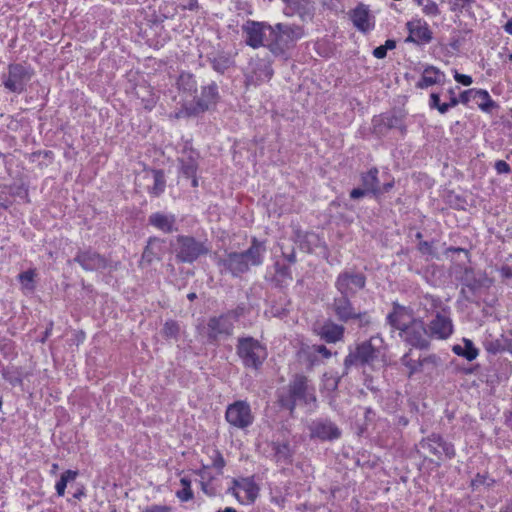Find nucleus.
Masks as SVG:
<instances>
[{
    "label": "nucleus",
    "instance_id": "1",
    "mask_svg": "<svg viewBox=\"0 0 512 512\" xmlns=\"http://www.w3.org/2000/svg\"><path fill=\"white\" fill-rule=\"evenodd\" d=\"M266 246L264 242L253 238L251 246L244 252H229L224 257L217 259V265L221 273H230L238 277L247 272L251 266H259L263 263Z\"/></svg>",
    "mask_w": 512,
    "mask_h": 512
},
{
    "label": "nucleus",
    "instance_id": "2",
    "mask_svg": "<svg viewBox=\"0 0 512 512\" xmlns=\"http://www.w3.org/2000/svg\"><path fill=\"white\" fill-rule=\"evenodd\" d=\"M382 338L373 336L369 340L357 345L345 357L344 365L346 368L351 366L366 367L372 370L380 369L385 366V352L382 348Z\"/></svg>",
    "mask_w": 512,
    "mask_h": 512
},
{
    "label": "nucleus",
    "instance_id": "3",
    "mask_svg": "<svg viewBox=\"0 0 512 512\" xmlns=\"http://www.w3.org/2000/svg\"><path fill=\"white\" fill-rule=\"evenodd\" d=\"M279 404L293 412L297 405H304L308 411L316 408L315 390L308 384L303 375H296L290 382L287 391L279 393Z\"/></svg>",
    "mask_w": 512,
    "mask_h": 512
},
{
    "label": "nucleus",
    "instance_id": "4",
    "mask_svg": "<svg viewBox=\"0 0 512 512\" xmlns=\"http://www.w3.org/2000/svg\"><path fill=\"white\" fill-rule=\"evenodd\" d=\"M422 304L427 311L435 313L428 326L430 336L439 340L448 339L454 332L450 308L432 295L424 296Z\"/></svg>",
    "mask_w": 512,
    "mask_h": 512
},
{
    "label": "nucleus",
    "instance_id": "5",
    "mask_svg": "<svg viewBox=\"0 0 512 512\" xmlns=\"http://www.w3.org/2000/svg\"><path fill=\"white\" fill-rule=\"evenodd\" d=\"M304 36V29L300 25L277 23L271 28L268 47L274 55H283Z\"/></svg>",
    "mask_w": 512,
    "mask_h": 512
},
{
    "label": "nucleus",
    "instance_id": "6",
    "mask_svg": "<svg viewBox=\"0 0 512 512\" xmlns=\"http://www.w3.org/2000/svg\"><path fill=\"white\" fill-rule=\"evenodd\" d=\"M171 247L176 258L183 263H193L210 250L207 240L184 235L177 236Z\"/></svg>",
    "mask_w": 512,
    "mask_h": 512
},
{
    "label": "nucleus",
    "instance_id": "7",
    "mask_svg": "<svg viewBox=\"0 0 512 512\" xmlns=\"http://www.w3.org/2000/svg\"><path fill=\"white\" fill-rule=\"evenodd\" d=\"M34 71L29 65L12 63L7 67V72L1 76L4 88L15 94H21L26 90Z\"/></svg>",
    "mask_w": 512,
    "mask_h": 512
},
{
    "label": "nucleus",
    "instance_id": "8",
    "mask_svg": "<svg viewBox=\"0 0 512 512\" xmlns=\"http://www.w3.org/2000/svg\"><path fill=\"white\" fill-rule=\"evenodd\" d=\"M237 354L247 368L258 369L267 358V350L258 340L252 337L238 339Z\"/></svg>",
    "mask_w": 512,
    "mask_h": 512
},
{
    "label": "nucleus",
    "instance_id": "9",
    "mask_svg": "<svg viewBox=\"0 0 512 512\" xmlns=\"http://www.w3.org/2000/svg\"><path fill=\"white\" fill-rule=\"evenodd\" d=\"M225 419L231 426L244 430L253 424L254 415L247 401L237 400L227 406Z\"/></svg>",
    "mask_w": 512,
    "mask_h": 512
},
{
    "label": "nucleus",
    "instance_id": "10",
    "mask_svg": "<svg viewBox=\"0 0 512 512\" xmlns=\"http://www.w3.org/2000/svg\"><path fill=\"white\" fill-rule=\"evenodd\" d=\"M229 491L242 505L253 504L259 496L260 487L253 476L233 480Z\"/></svg>",
    "mask_w": 512,
    "mask_h": 512
},
{
    "label": "nucleus",
    "instance_id": "11",
    "mask_svg": "<svg viewBox=\"0 0 512 512\" xmlns=\"http://www.w3.org/2000/svg\"><path fill=\"white\" fill-rule=\"evenodd\" d=\"M271 28L272 26L267 22L250 19L245 21L241 26L245 44L254 49L264 46L267 31L271 37Z\"/></svg>",
    "mask_w": 512,
    "mask_h": 512
},
{
    "label": "nucleus",
    "instance_id": "12",
    "mask_svg": "<svg viewBox=\"0 0 512 512\" xmlns=\"http://www.w3.org/2000/svg\"><path fill=\"white\" fill-rule=\"evenodd\" d=\"M366 278L361 273L343 272L338 275L335 287L337 291L348 297H353L365 287Z\"/></svg>",
    "mask_w": 512,
    "mask_h": 512
},
{
    "label": "nucleus",
    "instance_id": "13",
    "mask_svg": "<svg viewBox=\"0 0 512 512\" xmlns=\"http://www.w3.org/2000/svg\"><path fill=\"white\" fill-rule=\"evenodd\" d=\"M218 96V86L215 83H211L203 87L201 96L196 100V102L186 107L187 113L189 115H197L208 110L216 104Z\"/></svg>",
    "mask_w": 512,
    "mask_h": 512
},
{
    "label": "nucleus",
    "instance_id": "14",
    "mask_svg": "<svg viewBox=\"0 0 512 512\" xmlns=\"http://www.w3.org/2000/svg\"><path fill=\"white\" fill-rule=\"evenodd\" d=\"M199 154L192 148L185 147L178 158L180 164V173L186 178L191 179L193 187L198 186L196 172L198 169Z\"/></svg>",
    "mask_w": 512,
    "mask_h": 512
},
{
    "label": "nucleus",
    "instance_id": "15",
    "mask_svg": "<svg viewBox=\"0 0 512 512\" xmlns=\"http://www.w3.org/2000/svg\"><path fill=\"white\" fill-rule=\"evenodd\" d=\"M409 32L405 42L415 43L417 45L427 44L432 40V32L428 23L420 18H414L407 22Z\"/></svg>",
    "mask_w": 512,
    "mask_h": 512
},
{
    "label": "nucleus",
    "instance_id": "16",
    "mask_svg": "<svg viewBox=\"0 0 512 512\" xmlns=\"http://www.w3.org/2000/svg\"><path fill=\"white\" fill-rule=\"evenodd\" d=\"M233 331V321L229 314L212 317L207 324V334L210 340H217L221 336H228Z\"/></svg>",
    "mask_w": 512,
    "mask_h": 512
},
{
    "label": "nucleus",
    "instance_id": "17",
    "mask_svg": "<svg viewBox=\"0 0 512 512\" xmlns=\"http://www.w3.org/2000/svg\"><path fill=\"white\" fill-rule=\"evenodd\" d=\"M311 436L321 440H335L341 435L339 428L330 420L319 419L310 426Z\"/></svg>",
    "mask_w": 512,
    "mask_h": 512
},
{
    "label": "nucleus",
    "instance_id": "18",
    "mask_svg": "<svg viewBox=\"0 0 512 512\" xmlns=\"http://www.w3.org/2000/svg\"><path fill=\"white\" fill-rule=\"evenodd\" d=\"M441 93L432 92L429 96L428 105L430 109L437 110L440 114H445L449 109L456 107L459 104L458 97L455 93L454 88H449L443 95L446 101L441 102Z\"/></svg>",
    "mask_w": 512,
    "mask_h": 512
},
{
    "label": "nucleus",
    "instance_id": "19",
    "mask_svg": "<svg viewBox=\"0 0 512 512\" xmlns=\"http://www.w3.org/2000/svg\"><path fill=\"white\" fill-rule=\"evenodd\" d=\"M402 331L405 334V340L411 346L419 349H425L429 346L426 330L422 322L413 323L411 326L408 325L407 329Z\"/></svg>",
    "mask_w": 512,
    "mask_h": 512
},
{
    "label": "nucleus",
    "instance_id": "20",
    "mask_svg": "<svg viewBox=\"0 0 512 512\" xmlns=\"http://www.w3.org/2000/svg\"><path fill=\"white\" fill-rule=\"evenodd\" d=\"M446 81V75L443 71L435 66L428 65L424 67L421 77L416 83L419 89H427L434 85H442Z\"/></svg>",
    "mask_w": 512,
    "mask_h": 512
},
{
    "label": "nucleus",
    "instance_id": "21",
    "mask_svg": "<svg viewBox=\"0 0 512 512\" xmlns=\"http://www.w3.org/2000/svg\"><path fill=\"white\" fill-rule=\"evenodd\" d=\"M75 261L87 271H96L106 267V259L91 250L80 251L75 257Z\"/></svg>",
    "mask_w": 512,
    "mask_h": 512
},
{
    "label": "nucleus",
    "instance_id": "22",
    "mask_svg": "<svg viewBox=\"0 0 512 512\" xmlns=\"http://www.w3.org/2000/svg\"><path fill=\"white\" fill-rule=\"evenodd\" d=\"M354 26L361 32H369L374 28V19L370 15L368 6L359 4L351 15Z\"/></svg>",
    "mask_w": 512,
    "mask_h": 512
},
{
    "label": "nucleus",
    "instance_id": "23",
    "mask_svg": "<svg viewBox=\"0 0 512 512\" xmlns=\"http://www.w3.org/2000/svg\"><path fill=\"white\" fill-rule=\"evenodd\" d=\"M349 298L348 296L341 295L334 299L333 310L338 319L343 322L354 319L357 313Z\"/></svg>",
    "mask_w": 512,
    "mask_h": 512
},
{
    "label": "nucleus",
    "instance_id": "24",
    "mask_svg": "<svg viewBox=\"0 0 512 512\" xmlns=\"http://www.w3.org/2000/svg\"><path fill=\"white\" fill-rule=\"evenodd\" d=\"M429 451L436 456L445 455L452 458L455 455L454 447L451 443L444 441L440 435L433 434L427 439Z\"/></svg>",
    "mask_w": 512,
    "mask_h": 512
},
{
    "label": "nucleus",
    "instance_id": "25",
    "mask_svg": "<svg viewBox=\"0 0 512 512\" xmlns=\"http://www.w3.org/2000/svg\"><path fill=\"white\" fill-rule=\"evenodd\" d=\"M318 335L327 343H336L343 339L344 327L328 321L319 328Z\"/></svg>",
    "mask_w": 512,
    "mask_h": 512
},
{
    "label": "nucleus",
    "instance_id": "26",
    "mask_svg": "<svg viewBox=\"0 0 512 512\" xmlns=\"http://www.w3.org/2000/svg\"><path fill=\"white\" fill-rule=\"evenodd\" d=\"M145 178L153 181L152 186H149L147 189L150 195L158 197L165 191L166 179L162 170H147Z\"/></svg>",
    "mask_w": 512,
    "mask_h": 512
},
{
    "label": "nucleus",
    "instance_id": "27",
    "mask_svg": "<svg viewBox=\"0 0 512 512\" xmlns=\"http://www.w3.org/2000/svg\"><path fill=\"white\" fill-rule=\"evenodd\" d=\"M149 223L165 233H170L175 229L176 219L173 214L158 212L150 215Z\"/></svg>",
    "mask_w": 512,
    "mask_h": 512
},
{
    "label": "nucleus",
    "instance_id": "28",
    "mask_svg": "<svg viewBox=\"0 0 512 512\" xmlns=\"http://www.w3.org/2000/svg\"><path fill=\"white\" fill-rule=\"evenodd\" d=\"M401 362L404 366H406L409 369V374L412 375L414 373H417L419 371H423L424 367L427 365H435L436 363V357L435 356H428L423 359L413 360L411 358V353H405L402 358Z\"/></svg>",
    "mask_w": 512,
    "mask_h": 512
},
{
    "label": "nucleus",
    "instance_id": "29",
    "mask_svg": "<svg viewBox=\"0 0 512 512\" xmlns=\"http://www.w3.org/2000/svg\"><path fill=\"white\" fill-rule=\"evenodd\" d=\"M452 351L457 356L463 357L468 361L475 360L479 355V349L476 348L472 340L468 338H463L462 344L453 345Z\"/></svg>",
    "mask_w": 512,
    "mask_h": 512
},
{
    "label": "nucleus",
    "instance_id": "30",
    "mask_svg": "<svg viewBox=\"0 0 512 512\" xmlns=\"http://www.w3.org/2000/svg\"><path fill=\"white\" fill-rule=\"evenodd\" d=\"M285 6L283 12L287 16L299 15L303 18L308 14L311 6L310 0H284Z\"/></svg>",
    "mask_w": 512,
    "mask_h": 512
},
{
    "label": "nucleus",
    "instance_id": "31",
    "mask_svg": "<svg viewBox=\"0 0 512 512\" xmlns=\"http://www.w3.org/2000/svg\"><path fill=\"white\" fill-rule=\"evenodd\" d=\"M387 319L393 327L402 331L407 329L411 316L405 308L395 306L393 312L387 316Z\"/></svg>",
    "mask_w": 512,
    "mask_h": 512
},
{
    "label": "nucleus",
    "instance_id": "32",
    "mask_svg": "<svg viewBox=\"0 0 512 512\" xmlns=\"http://www.w3.org/2000/svg\"><path fill=\"white\" fill-rule=\"evenodd\" d=\"M163 245L164 242L159 239H150L142 254L141 263L150 264L154 259H160Z\"/></svg>",
    "mask_w": 512,
    "mask_h": 512
},
{
    "label": "nucleus",
    "instance_id": "33",
    "mask_svg": "<svg viewBox=\"0 0 512 512\" xmlns=\"http://www.w3.org/2000/svg\"><path fill=\"white\" fill-rule=\"evenodd\" d=\"M362 186L369 193L378 195L381 193V188L378 186V170L376 168L370 169L368 172L361 176Z\"/></svg>",
    "mask_w": 512,
    "mask_h": 512
},
{
    "label": "nucleus",
    "instance_id": "34",
    "mask_svg": "<svg viewBox=\"0 0 512 512\" xmlns=\"http://www.w3.org/2000/svg\"><path fill=\"white\" fill-rule=\"evenodd\" d=\"M274 459L276 462H288L291 451L288 443H273Z\"/></svg>",
    "mask_w": 512,
    "mask_h": 512
},
{
    "label": "nucleus",
    "instance_id": "35",
    "mask_svg": "<svg viewBox=\"0 0 512 512\" xmlns=\"http://www.w3.org/2000/svg\"><path fill=\"white\" fill-rule=\"evenodd\" d=\"M77 476V472L66 470L61 474L60 479L56 482L55 489L58 496H64L67 483L73 481Z\"/></svg>",
    "mask_w": 512,
    "mask_h": 512
},
{
    "label": "nucleus",
    "instance_id": "36",
    "mask_svg": "<svg viewBox=\"0 0 512 512\" xmlns=\"http://www.w3.org/2000/svg\"><path fill=\"white\" fill-rule=\"evenodd\" d=\"M180 484L182 489L176 492V497L182 502H188L192 500L194 494L191 489V480L188 477H182L180 479Z\"/></svg>",
    "mask_w": 512,
    "mask_h": 512
},
{
    "label": "nucleus",
    "instance_id": "37",
    "mask_svg": "<svg viewBox=\"0 0 512 512\" xmlns=\"http://www.w3.org/2000/svg\"><path fill=\"white\" fill-rule=\"evenodd\" d=\"M35 271L33 269L26 270L19 274L18 280L23 290L32 292L35 288L34 285Z\"/></svg>",
    "mask_w": 512,
    "mask_h": 512
},
{
    "label": "nucleus",
    "instance_id": "38",
    "mask_svg": "<svg viewBox=\"0 0 512 512\" xmlns=\"http://www.w3.org/2000/svg\"><path fill=\"white\" fill-rule=\"evenodd\" d=\"M498 272L503 282L510 284L512 281V256L508 257L498 268Z\"/></svg>",
    "mask_w": 512,
    "mask_h": 512
},
{
    "label": "nucleus",
    "instance_id": "39",
    "mask_svg": "<svg viewBox=\"0 0 512 512\" xmlns=\"http://www.w3.org/2000/svg\"><path fill=\"white\" fill-rule=\"evenodd\" d=\"M231 66V60L226 56H217L212 60V67L219 73H224Z\"/></svg>",
    "mask_w": 512,
    "mask_h": 512
},
{
    "label": "nucleus",
    "instance_id": "40",
    "mask_svg": "<svg viewBox=\"0 0 512 512\" xmlns=\"http://www.w3.org/2000/svg\"><path fill=\"white\" fill-rule=\"evenodd\" d=\"M494 480L490 479L488 475L486 474H477L472 480H471V487L473 490L479 489L481 486H487L489 487Z\"/></svg>",
    "mask_w": 512,
    "mask_h": 512
},
{
    "label": "nucleus",
    "instance_id": "41",
    "mask_svg": "<svg viewBox=\"0 0 512 512\" xmlns=\"http://www.w3.org/2000/svg\"><path fill=\"white\" fill-rule=\"evenodd\" d=\"M422 11L426 16L435 17L439 15L440 10L436 2L427 0L422 6Z\"/></svg>",
    "mask_w": 512,
    "mask_h": 512
},
{
    "label": "nucleus",
    "instance_id": "42",
    "mask_svg": "<svg viewBox=\"0 0 512 512\" xmlns=\"http://www.w3.org/2000/svg\"><path fill=\"white\" fill-rule=\"evenodd\" d=\"M178 332H179V326H178L177 322H175L173 320H169V321L165 322L164 327H163V334L166 337H169V338L176 337Z\"/></svg>",
    "mask_w": 512,
    "mask_h": 512
},
{
    "label": "nucleus",
    "instance_id": "43",
    "mask_svg": "<svg viewBox=\"0 0 512 512\" xmlns=\"http://www.w3.org/2000/svg\"><path fill=\"white\" fill-rule=\"evenodd\" d=\"M197 474L201 478L202 489L205 491L206 482H209L213 478L211 471L208 466H203L198 470Z\"/></svg>",
    "mask_w": 512,
    "mask_h": 512
},
{
    "label": "nucleus",
    "instance_id": "44",
    "mask_svg": "<svg viewBox=\"0 0 512 512\" xmlns=\"http://www.w3.org/2000/svg\"><path fill=\"white\" fill-rule=\"evenodd\" d=\"M454 79H455V81H457L458 83H460L464 86H469L473 83L471 76L466 75V74H461L456 70L454 71Z\"/></svg>",
    "mask_w": 512,
    "mask_h": 512
},
{
    "label": "nucleus",
    "instance_id": "45",
    "mask_svg": "<svg viewBox=\"0 0 512 512\" xmlns=\"http://www.w3.org/2000/svg\"><path fill=\"white\" fill-rule=\"evenodd\" d=\"M311 350L312 352L314 353H318L320 354L323 358L325 359H328L331 357V351L329 349L326 348V346L322 345V344H315V345H312L311 346Z\"/></svg>",
    "mask_w": 512,
    "mask_h": 512
},
{
    "label": "nucleus",
    "instance_id": "46",
    "mask_svg": "<svg viewBox=\"0 0 512 512\" xmlns=\"http://www.w3.org/2000/svg\"><path fill=\"white\" fill-rule=\"evenodd\" d=\"M179 7L183 10H196L198 8V0H178Z\"/></svg>",
    "mask_w": 512,
    "mask_h": 512
},
{
    "label": "nucleus",
    "instance_id": "47",
    "mask_svg": "<svg viewBox=\"0 0 512 512\" xmlns=\"http://www.w3.org/2000/svg\"><path fill=\"white\" fill-rule=\"evenodd\" d=\"M474 0H454L452 5L453 11H462L463 9L468 8Z\"/></svg>",
    "mask_w": 512,
    "mask_h": 512
},
{
    "label": "nucleus",
    "instance_id": "48",
    "mask_svg": "<svg viewBox=\"0 0 512 512\" xmlns=\"http://www.w3.org/2000/svg\"><path fill=\"white\" fill-rule=\"evenodd\" d=\"M494 167L498 174H507L510 172V166L504 160L496 161Z\"/></svg>",
    "mask_w": 512,
    "mask_h": 512
},
{
    "label": "nucleus",
    "instance_id": "49",
    "mask_svg": "<svg viewBox=\"0 0 512 512\" xmlns=\"http://www.w3.org/2000/svg\"><path fill=\"white\" fill-rule=\"evenodd\" d=\"M418 250L422 254L431 255L433 253L432 245L427 241H420L418 244Z\"/></svg>",
    "mask_w": 512,
    "mask_h": 512
},
{
    "label": "nucleus",
    "instance_id": "50",
    "mask_svg": "<svg viewBox=\"0 0 512 512\" xmlns=\"http://www.w3.org/2000/svg\"><path fill=\"white\" fill-rule=\"evenodd\" d=\"M354 319H357L360 327H364L370 323L369 316L366 312H357Z\"/></svg>",
    "mask_w": 512,
    "mask_h": 512
},
{
    "label": "nucleus",
    "instance_id": "51",
    "mask_svg": "<svg viewBox=\"0 0 512 512\" xmlns=\"http://www.w3.org/2000/svg\"><path fill=\"white\" fill-rule=\"evenodd\" d=\"M144 512H171V508L167 505H152L147 507Z\"/></svg>",
    "mask_w": 512,
    "mask_h": 512
},
{
    "label": "nucleus",
    "instance_id": "52",
    "mask_svg": "<svg viewBox=\"0 0 512 512\" xmlns=\"http://www.w3.org/2000/svg\"><path fill=\"white\" fill-rule=\"evenodd\" d=\"M367 194H369V192L366 191L365 188H355L350 192V197L352 199H359Z\"/></svg>",
    "mask_w": 512,
    "mask_h": 512
},
{
    "label": "nucleus",
    "instance_id": "53",
    "mask_svg": "<svg viewBox=\"0 0 512 512\" xmlns=\"http://www.w3.org/2000/svg\"><path fill=\"white\" fill-rule=\"evenodd\" d=\"M386 55H387V51L385 50V48L382 45L376 47L373 50V56L377 59H383L386 57Z\"/></svg>",
    "mask_w": 512,
    "mask_h": 512
},
{
    "label": "nucleus",
    "instance_id": "54",
    "mask_svg": "<svg viewBox=\"0 0 512 512\" xmlns=\"http://www.w3.org/2000/svg\"><path fill=\"white\" fill-rule=\"evenodd\" d=\"M472 92H474L473 89L463 91L458 97L459 103L467 104L470 100L469 95Z\"/></svg>",
    "mask_w": 512,
    "mask_h": 512
},
{
    "label": "nucleus",
    "instance_id": "55",
    "mask_svg": "<svg viewBox=\"0 0 512 512\" xmlns=\"http://www.w3.org/2000/svg\"><path fill=\"white\" fill-rule=\"evenodd\" d=\"M494 106V101L492 99L484 101L479 105V108L484 112H489L491 108Z\"/></svg>",
    "mask_w": 512,
    "mask_h": 512
},
{
    "label": "nucleus",
    "instance_id": "56",
    "mask_svg": "<svg viewBox=\"0 0 512 512\" xmlns=\"http://www.w3.org/2000/svg\"><path fill=\"white\" fill-rule=\"evenodd\" d=\"M475 93H476L479 97H481L484 101L491 99V97H490L489 93H488L486 90H482V89L475 90Z\"/></svg>",
    "mask_w": 512,
    "mask_h": 512
},
{
    "label": "nucleus",
    "instance_id": "57",
    "mask_svg": "<svg viewBox=\"0 0 512 512\" xmlns=\"http://www.w3.org/2000/svg\"><path fill=\"white\" fill-rule=\"evenodd\" d=\"M382 46L385 48L386 51H388L394 49L396 47V43L394 40L388 39Z\"/></svg>",
    "mask_w": 512,
    "mask_h": 512
},
{
    "label": "nucleus",
    "instance_id": "58",
    "mask_svg": "<svg viewBox=\"0 0 512 512\" xmlns=\"http://www.w3.org/2000/svg\"><path fill=\"white\" fill-rule=\"evenodd\" d=\"M214 466L221 469L224 466V460L220 454H218L217 459L214 461Z\"/></svg>",
    "mask_w": 512,
    "mask_h": 512
},
{
    "label": "nucleus",
    "instance_id": "59",
    "mask_svg": "<svg viewBox=\"0 0 512 512\" xmlns=\"http://www.w3.org/2000/svg\"><path fill=\"white\" fill-rule=\"evenodd\" d=\"M503 28L506 33L512 35V18L506 22Z\"/></svg>",
    "mask_w": 512,
    "mask_h": 512
},
{
    "label": "nucleus",
    "instance_id": "60",
    "mask_svg": "<svg viewBox=\"0 0 512 512\" xmlns=\"http://www.w3.org/2000/svg\"><path fill=\"white\" fill-rule=\"evenodd\" d=\"M393 187V183L392 182H389V183H385L381 189V193L382 192H388L391 188Z\"/></svg>",
    "mask_w": 512,
    "mask_h": 512
},
{
    "label": "nucleus",
    "instance_id": "61",
    "mask_svg": "<svg viewBox=\"0 0 512 512\" xmlns=\"http://www.w3.org/2000/svg\"><path fill=\"white\" fill-rule=\"evenodd\" d=\"M286 259L288 260V262L294 263L296 261L295 253L292 252V253L286 255Z\"/></svg>",
    "mask_w": 512,
    "mask_h": 512
},
{
    "label": "nucleus",
    "instance_id": "62",
    "mask_svg": "<svg viewBox=\"0 0 512 512\" xmlns=\"http://www.w3.org/2000/svg\"><path fill=\"white\" fill-rule=\"evenodd\" d=\"M217 512H237V510L235 508H232V507H226L225 509L218 510Z\"/></svg>",
    "mask_w": 512,
    "mask_h": 512
},
{
    "label": "nucleus",
    "instance_id": "63",
    "mask_svg": "<svg viewBox=\"0 0 512 512\" xmlns=\"http://www.w3.org/2000/svg\"><path fill=\"white\" fill-rule=\"evenodd\" d=\"M187 297H188V299H189L190 301H193V300L196 298V294H195V293H189V294L187 295Z\"/></svg>",
    "mask_w": 512,
    "mask_h": 512
},
{
    "label": "nucleus",
    "instance_id": "64",
    "mask_svg": "<svg viewBox=\"0 0 512 512\" xmlns=\"http://www.w3.org/2000/svg\"><path fill=\"white\" fill-rule=\"evenodd\" d=\"M280 273H281V275H283V276H287V275H289L288 268H284V269H282V270L280 271Z\"/></svg>",
    "mask_w": 512,
    "mask_h": 512
}]
</instances>
